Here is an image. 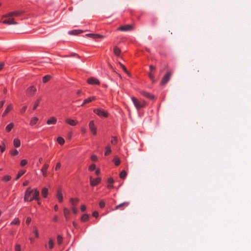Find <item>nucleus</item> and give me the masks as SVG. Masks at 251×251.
Here are the masks:
<instances>
[{"label":"nucleus","mask_w":251,"mask_h":251,"mask_svg":"<svg viewBox=\"0 0 251 251\" xmlns=\"http://www.w3.org/2000/svg\"><path fill=\"white\" fill-rule=\"evenodd\" d=\"M39 192L36 189H31L28 188L25 194L24 201H31L33 200H38Z\"/></svg>","instance_id":"1"},{"label":"nucleus","mask_w":251,"mask_h":251,"mask_svg":"<svg viewBox=\"0 0 251 251\" xmlns=\"http://www.w3.org/2000/svg\"><path fill=\"white\" fill-rule=\"evenodd\" d=\"M131 100L134 106L138 110L144 107L146 105V102L143 100H139L135 97H132Z\"/></svg>","instance_id":"2"},{"label":"nucleus","mask_w":251,"mask_h":251,"mask_svg":"<svg viewBox=\"0 0 251 251\" xmlns=\"http://www.w3.org/2000/svg\"><path fill=\"white\" fill-rule=\"evenodd\" d=\"M2 18H6V19L4 20L2 22V23L4 24L11 25H17L18 24L16 21H15L14 19L12 16H6V15H4L2 16Z\"/></svg>","instance_id":"3"},{"label":"nucleus","mask_w":251,"mask_h":251,"mask_svg":"<svg viewBox=\"0 0 251 251\" xmlns=\"http://www.w3.org/2000/svg\"><path fill=\"white\" fill-rule=\"evenodd\" d=\"M93 111L100 117H107L108 116V113L102 109H94Z\"/></svg>","instance_id":"4"},{"label":"nucleus","mask_w":251,"mask_h":251,"mask_svg":"<svg viewBox=\"0 0 251 251\" xmlns=\"http://www.w3.org/2000/svg\"><path fill=\"white\" fill-rule=\"evenodd\" d=\"M172 73L171 72H168L167 73L163 76L161 81V85L166 84L170 80V77L171 76Z\"/></svg>","instance_id":"5"},{"label":"nucleus","mask_w":251,"mask_h":251,"mask_svg":"<svg viewBox=\"0 0 251 251\" xmlns=\"http://www.w3.org/2000/svg\"><path fill=\"white\" fill-rule=\"evenodd\" d=\"M129 204V202L128 201H126L120 203V204L115 206L114 210H123L125 209V208L127 207Z\"/></svg>","instance_id":"6"},{"label":"nucleus","mask_w":251,"mask_h":251,"mask_svg":"<svg viewBox=\"0 0 251 251\" xmlns=\"http://www.w3.org/2000/svg\"><path fill=\"white\" fill-rule=\"evenodd\" d=\"M89 127L90 130H91V131L94 135L97 134V127L95 126V125L94 124V121H91L90 122V123L89 124Z\"/></svg>","instance_id":"7"},{"label":"nucleus","mask_w":251,"mask_h":251,"mask_svg":"<svg viewBox=\"0 0 251 251\" xmlns=\"http://www.w3.org/2000/svg\"><path fill=\"white\" fill-rule=\"evenodd\" d=\"M24 13V11L23 10H17L13 11L11 12H9V13L6 14V16H12V17H18Z\"/></svg>","instance_id":"8"},{"label":"nucleus","mask_w":251,"mask_h":251,"mask_svg":"<svg viewBox=\"0 0 251 251\" xmlns=\"http://www.w3.org/2000/svg\"><path fill=\"white\" fill-rule=\"evenodd\" d=\"M36 91V87L34 86H31L27 89L26 91V94L28 96H33Z\"/></svg>","instance_id":"9"},{"label":"nucleus","mask_w":251,"mask_h":251,"mask_svg":"<svg viewBox=\"0 0 251 251\" xmlns=\"http://www.w3.org/2000/svg\"><path fill=\"white\" fill-rule=\"evenodd\" d=\"M132 29V26L130 25H126L124 26H121L117 28L118 30L126 31Z\"/></svg>","instance_id":"10"},{"label":"nucleus","mask_w":251,"mask_h":251,"mask_svg":"<svg viewBox=\"0 0 251 251\" xmlns=\"http://www.w3.org/2000/svg\"><path fill=\"white\" fill-rule=\"evenodd\" d=\"M90 185L92 186H96L100 183L101 181V178L100 177H98L95 179H93L91 176L90 177Z\"/></svg>","instance_id":"11"},{"label":"nucleus","mask_w":251,"mask_h":251,"mask_svg":"<svg viewBox=\"0 0 251 251\" xmlns=\"http://www.w3.org/2000/svg\"><path fill=\"white\" fill-rule=\"evenodd\" d=\"M87 82L89 84L91 85H99L100 84V81L97 78H94V77H91L89 78Z\"/></svg>","instance_id":"12"},{"label":"nucleus","mask_w":251,"mask_h":251,"mask_svg":"<svg viewBox=\"0 0 251 251\" xmlns=\"http://www.w3.org/2000/svg\"><path fill=\"white\" fill-rule=\"evenodd\" d=\"M56 198L60 202L63 201V198L61 189H58L57 191Z\"/></svg>","instance_id":"13"},{"label":"nucleus","mask_w":251,"mask_h":251,"mask_svg":"<svg viewBox=\"0 0 251 251\" xmlns=\"http://www.w3.org/2000/svg\"><path fill=\"white\" fill-rule=\"evenodd\" d=\"M65 122L66 123H67L68 124L70 125L71 126H75L78 123L77 121L70 118L66 119Z\"/></svg>","instance_id":"14"},{"label":"nucleus","mask_w":251,"mask_h":251,"mask_svg":"<svg viewBox=\"0 0 251 251\" xmlns=\"http://www.w3.org/2000/svg\"><path fill=\"white\" fill-rule=\"evenodd\" d=\"M49 167V164H44V165L43 166V167H42V168L41 170V171L42 173L43 176L45 177H46L47 176V170L48 169Z\"/></svg>","instance_id":"15"},{"label":"nucleus","mask_w":251,"mask_h":251,"mask_svg":"<svg viewBox=\"0 0 251 251\" xmlns=\"http://www.w3.org/2000/svg\"><path fill=\"white\" fill-rule=\"evenodd\" d=\"M57 122V119L54 117H51L47 121V124L49 125H55Z\"/></svg>","instance_id":"16"},{"label":"nucleus","mask_w":251,"mask_h":251,"mask_svg":"<svg viewBox=\"0 0 251 251\" xmlns=\"http://www.w3.org/2000/svg\"><path fill=\"white\" fill-rule=\"evenodd\" d=\"M141 94L144 97H145L147 98H149L150 99L152 100V99H154V96L153 95H152L151 94L147 92L141 91Z\"/></svg>","instance_id":"17"},{"label":"nucleus","mask_w":251,"mask_h":251,"mask_svg":"<svg viewBox=\"0 0 251 251\" xmlns=\"http://www.w3.org/2000/svg\"><path fill=\"white\" fill-rule=\"evenodd\" d=\"M63 211H64V216H65L66 220H69V219L70 218V210L66 208H64Z\"/></svg>","instance_id":"18"},{"label":"nucleus","mask_w":251,"mask_h":251,"mask_svg":"<svg viewBox=\"0 0 251 251\" xmlns=\"http://www.w3.org/2000/svg\"><path fill=\"white\" fill-rule=\"evenodd\" d=\"M83 32V31L81 30H73L69 31L68 33L70 35H77L78 34L81 33Z\"/></svg>","instance_id":"19"},{"label":"nucleus","mask_w":251,"mask_h":251,"mask_svg":"<svg viewBox=\"0 0 251 251\" xmlns=\"http://www.w3.org/2000/svg\"><path fill=\"white\" fill-rule=\"evenodd\" d=\"M12 109V105L11 104H9L8 105L4 112L2 115V117H4L7 115V114Z\"/></svg>","instance_id":"20"},{"label":"nucleus","mask_w":251,"mask_h":251,"mask_svg":"<svg viewBox=\"0 0 251 251\" xmlns=\"http://www.w3.org/2000/svg\"><path fill=\"white\" fill-rule=\"evenodd\" d=\"M13 145L15 148H18L21 145V141L18 138H15L13 140Z\"/></svg>","instance_id":"21"},{"label":"nucleus","mask_w":251,"mask_h":251,"mask_svg":"<svg viewBox=\"0 0 251 251\" xmlns=\"http://www.w3.org/2000/svg\"><path fill=\"white\" fill-rule=\"evenodd\" d=\"M96 100V97H90L88 99H86L84 100V102L83 103L81 104V106H83L85 104L87 103H88V102H91L94 100Z\"/></svg>","instance_id":"22"},{"label":"nucleus","mask_w":251,"mask_h":251,"mask_svg":"<svg viewBox=\"0 0 251 251\" xmlns=\"http://www.w3.org/2000/svg\"><path fill=\"white\" fill-rule=\"evenodd\" d=\"M14 124L13 123H10L9 124L5 127V130L7 132H9L11 129L14 127Z\"/></svg>","instance_id":"23"},{"label":"nucleus","mask_w":251,"mask_h":251,"mask_svg":"<svg viewBox=\"0 0 251 251\" xmlns=\"http://www.w3.org/2000/svg\"><path fill=\"white\" fill-rule=\"evenodd\" d=\"M113 51H114V54L116 56H120L121 52V50L119 48H118L117 46H115L114 48Z\"/></svg>","instance_id":"24"},{"label":"nucleus","mask_w":251,"mask_h":251,"mask_svg":"<svg viewBox=\"0 0 251 251\" xmlns=\"http://www.w3.org/2000/svg\"><path fill=\"white\" fill-rule=\"evenodd\" d=\"M38 120H39L38 118L36 117H34L32 118L31 119V121L30 122V125L31 126H33V125H35L37 123Z\"/></svg>","instance_id":"25"},{"label":"nucleus","mask_w":251,"mask_h":251,"mask_svg":"<svg viewBox=\"0 0 251 251\" xmlns=\"http://www.w3.org/2000/svg\"><path fill=\"white\" fill-rule=\"evenodd\" d=\"M42 195L43 197L46 198L48 194V189L47 188H44L42 190Z\"/></svg>","instance_id":"26"},{"label":"nucleus","mask_w":251,"mask_h":251,"mask_svg":"<svg viewBox=\"0 0 251 251\" xmlns=\"http://www.w3.org/2000/svg\"><path fill=\"white\" fill-rule=\"evenodd\" d=\"M79 201L78 199L77 198H71L70 199V202H71L72 204L74 206H75L77 204Z\"/></svg>","instance_id":"27"},{"label":"nucleus","mask_w":251,"mask_h":251,"mask_svg":"<svg viewBox=\"0 0 251 251\" xmlns=\"http://www.w3.org/2000/svg\"><path fill=\"white\" fill-rule=\"evenodd\" d=\"M105 155H108L111 152V150L110 146L109 145H108L106 147L105 150Z\"/></svg>","instance_id":"28"},{"label":"nucleus","mask_w":251,"mask_h":251,"mask_svg":"<svg viewBox=\"0 0 251 251\" xmlns=\"http://www.w3.org/2000/svg\"><path fill=\"white\" fill-rule=\"evenodd\" d=\"M57 141V142L61 145H63L65 142L64 139L61 137H58Z\"/></svg>","instance_id":"29"},{"label":"nucleus","mask_w":251,"mask_h":251,"mask_svg":"<svg viewBox=\"0 0 251 251\" xmlns=\"http://www.w3.org/2000/svg\"><path fill=\"white\" fill-rule=\"evenodd\" d=\"M127 175V173L125 171H122L120 174V177L122 179H124Z\"/></svg>","instance_id":"30"},{"label":"nucleus","mask_w":251,"mask_h":251,"mask_svg":"<svg viewBox=\"0 0 251 251\" xmlns=\"http://www.w3.org/2000/svg\"><path fill=\"white\" fill-rule=\"evenodd\" d=\"M10 153L11 155L13 156L17 155L19 153L18 151L16 149H12L10 151Z\"/></svg>","instance_id":"31"},{"label":"nucleus","mask_w":251,"mask_h":251,"mask_svg":"<svg viewBox=\"0 0 251 251\" xmlns=\"http://www.w3.org/2000/svg\"><path fill=\"white\" fill-rule=\"evenodd\" d=\"M50 78V76L49 75H45L43 78V81L44 83L48 82Z\"/></svg>","instance_id":"32"},{"label":"nucleus","mask_w":251,"mask_h":251,"mask_svg":"<svg viewBox=\"0 0 251 251\" xmlns=\"http://www.w3.org/2000/svg\"><path fill=\"white\" fill-rule=\"evenodd\" d=\"M89 219V215L88 214H84L81 217V220L83 222L87 221Z\"/></svg>","instance_id":"33"},{"label":"nucleus","mask_w":251,"mask_h":251,"mask_svg":"<svg viewBox=\"0 0 251 251\" xmlns=\"http://www.w3.org/2000/svg\"><path fill=\"white\" fill-rule=\"evenodd\" d=\"M57 241L59 245H60L63 242V237L61 235H58L57 237Z\"/></svg>","instance_id":"34"},{"label":"nucleus","mask_w":251,"mask_h":251,"mask_svg":"<svg viewBox=\"0 0 251 251\" xmlns=\"http://www.w3.org/2000/svg\"><path fill=\"white\" fill-rule=\"evenodd\" d=\"M25 173V171H21L19 172L16 177V179L18 180L21 176H22Z\"/></svg>","instance_id":"35"},{"label":"nucleus","mask_w":251,"mask_h":251,"mask_svg":"<svg viewBox=\"0 0 251 251\" xmlns=\"http://www.w3.org/2000/svg\"><path fill=\"white\" fill-rule=\"evenodd\" d=\"M119 64L126 73L128 74V72L127 71L126 68L123 64L120 62H119Z\"/></svg>","instance_id":"36"},{"label":"nucleus","mask_w":251,"mask_h":251,"mask_svg":"<svg viewBox=\"0 0 251 251\" xmlns=\"http://www.w3.org/2000/svg\"><path fill=\"white\" fill-rule=\"evenodd\" d=\"M114 162L116 166H118L121 163L120 159L117 157H115L114 159Z\"/></svg>","instance_id":"37"},{"label":"nucleus","mask_w":251,"mask_h":251,"mask_svg":"<svg viewBox=\"0 0 251 251\" xmlns=\"http://www.w3.org/2000/svg\"><path fill=\"white\" fill-rule=\"evenodd\" d=\"M118 141V139L116 137H112V140L111 141V143L113 145H115L117 144Z\"/></svg>","instance_id":"38"},{"label":"nucleus","mask_w":251,"mask_h":251,"mask_svg":"<svg viewBox=\"0 0 251 251\" xmlns=\"http://www.w3.org/2000/svg\"><path fill=\"white\" fill-rule=\"evenodd\" d=\"M49 248L50 249H51L53 248L54 246V242L52 239H50L49 242Z\"/></svg>","instance_id":"39"},{"label":"nucleus","mask_w":251,"mask_h":251,"mask_svg":"<svg viewBox=\"0 0 251 251\" xmlns=\"http://www.w3.org/2000/svg\"><path fill=\"white\" fill-rule=\"evenodd\" d=\"M20 223V222L19 220L17 218H16L11 222V224L19 225Z\"/></svg>","instance_id":"40"},{"label":"nucleus","mask_w":251,"mask_h":251,"mask_svg":"<svg viewBox=\"0 0 251 251\" xmlns=\"http://www.w3.org/2000/svg\"><path fill=\"white\" fill-rule=\"evenodd\" d=\"M11 176H5L3 177V179H2V180L4 181H5V182H7L9 180H10L11 179Z\"/></svg>","instance_id":"41"},{"label":"nucleus","mask_w":251,"mask_h":251,"mask_svg":"<svg viewBox=\"0 0 251 251\" xmlns=\"http://www.w3.org/2000/svg\"><path fill=\"white\" fill-rule=\"evenodd\" d=\"M40 100H41V99H39L38 100H37V101L35 102L34 105L33 106V110H35L37 108Z\"/></svg>","instance_id":"42"},{"label":"nucleus","mask_w":251,"mask_h":251,"mask_svg":"<svg viewBox=\"0 0 251 251\" xmlns=\"http://www.w3.org/2000/svg\"><path fill=\"white\" fill-rule=\"evenodd\" d=\"M0 149L2 152H3L5 151V146L4 141L2 142V146L0 145Z\"/></svg>","instance_id":"43"},{"label":"nucleus","mask_w":251,"mask_h":251,"mask_svg":"<svg viewBox=\"0 0 251 251\" xmlns=\"http://www.w3.org/2000/svg\"><path fill=\"white\" fill-rule=\"evenodd\" d=\"M27 163V161H26V160L25 159H23L21 161V165L22 166H25L26 164Z\"/></svg>","instance_id":"44"},{"label":"nucleus","mask_w":251,"mask_h":251,"mask_svg":"<svg viewBox=\"0 0 251 251\" xmlns=\"http://www.w3.org/2000/svg\"><path fill=\"white\" fill-rule=\"evenodd\" d=\"M105 202L103 201H101L99 202V206L100 208H103L105 206Z\"/></svg>","instance_id":"45"},{"label":"nucleus","mask_w":251,"mask_h":251,"mask_svg":"<svg viewBox=\"0 0 251 251\" xmlns=\"http://www.w3.org/2000/svg\"><path fill=\"white\" fill-rule=\"evenodd\" d=\"M96 169V165L95 164L91 165L89 167V170L91 171L94 170Z\"/></svg>","instance_id":"46"},{"label":"nucleus","mask_w":251,"mask_h":251,"mask_svg":"<svg viewBox=\"0 0 251 251\" xmlns=\"http://www.w3.org/2000/svg\"><path fill=\"white\" fill-rule=\"evenodd\" d=\"M34 233L35 237L36 238H38L39 237V233H38V229H37L36 227H34Z\"/></svg>","instance_id":"47"},{"label":"nucleus","mask_w":251,"mask_h":251,"mask_svg":"<svg viewBox=\"0 0 251 251\" xmlns=\"http://www.w3.org/2000/svg\"><path fill=\"white\" fill-rule=\"evenodd\" d=\"M86 36H88V37H89L90 38H92L95 39V34L89 33V34H86Z\"/></svg>","instance_id":"48"},{"label":"nucleus","mask_w":251,"mask_h":251,"mask_svg":"<svg viewBox=\"0 0 251 251\" xmlns=\"http://www.w3.org/2000/svg\"><path fill=\"white\" fill-rule=\"evenodd\" d=\"M16 251H21V246L19 244H17L15 246Z\"/></svg>","instance_id":"49"},{"label":"nucleus","mask_w":251,"mask_h":251,"mask_svg":"<svg viewBox=\"0 0 251 251\" xmlns=\"http://www.w3.org/2000/svg\"><path fill=\"white\" fill-rule=\"evenodd\" d=\"M91 158V160L94 161H97L98 159L97 156L95 155H92Z\"/></svg>","instance_id":"50"},{"label":"nucleus","mask_w":251,"mask_h":251,"mask_svg":"<svg viewBox=\"0 0 251 251\" xmlns=\"http://www.w3.org/2000/svg\"><path fill=\"white\" fill-rule=\"evenodd\" d=\"M104 37V36L103 35L99 34H95V39L98 38H103Z\"/></svg>","instance_id":"51"},{"label":"nucleus","mask_w":251,"mask_h":251,"mask_svg":"<svg viewBox=\"0 0 251 251\" xmlns=\"http://www.w3.org/2000/svg\"><path fill=\"white\" fill-rule=\"evenodd\" d=\"M149 76L150 78L152 81V82H153L154 81L153 75L151 73H150L149 74Z\"/></svg>","instance_id":"52"},{"label":"nucleus","mask_w":251,"mask_h":251,"mask_svg":"<svg viewBox=\"0 0 251 251\" xmlns=\"http://www.w3.org/2000/svg\"><path fill=\"white\" fill-rule=\"evenodd\" d=\"M27 107L26 106H24L20 110L22 113H24L26 110Z\"/></svg>","instance_id":"53"},{"label":"nucleus","mask_w":251,"mask_h":251,"mask_svg":"<svg viewBox=\"0 0 251 251\" xmlns=\"http://www.w3.org/2000/svg\"><path fill=\"white\" fill-rule=\"evenodd\" d=\"M61 167V163L60 162H58L56 164V167H55V170H57Z\"/></svg>","instance_id":"54"},{"label":"nucleus","mask_w":251,"mask_h":251,"mask_svg":"<svg viewBox=\"0 0 251 251\" xmlns=\"http://www.w3.org/2000/svg\"><path fill=\"white\" fill-rule=\"evenodd\" d=\"M93 216L95 218H97L99 216V213L97 211H95L93 213Z\"/></svg>","instance_id":"55"},{"label":"nucleus","mask_w":251,"mask_h":251,"mask_svg":"<svg viewBox=\"0 0 251 251\" xmlns=\"http://www.w3.org/2000/svg\"><path fill=\"white\" fill-rule=\"evenodd\" d=\"M72 209L74 214H76L77 213V209L75 207H73Z\"/></svg>","instance_id":"56"},{"label":"nucleus","mask_w":251,"mask_h":251,"mask_svg":"<svg viewBox=\"0 0 251 251\" xmlns=\"http://www.w3.org/2000/svg\"><path fill=\"white\" fill-rule=\"evenodd\" d=\"M80 209H81V211L82 212L85 211V210H86V206H85V205H81V206L80 207Z\"/></svg>","instance_id":"57"},{"label":"nucleus","mask_w":251,"mask_h":251,"mask_svg":"<svg viewBox=\"0 0 251 251\" xmlns=\"http://www.w3.org/2000/svg\"><path fill=\"white\" fill-rule=\"evenodd\" d=\"M31 221V218L29 217H27L26 220V223L27 224H29L30 223Z\"/></svg>","instance_id":"58"},{"label":"nucleus","mask_w":251,"mask_h":251,"mask_svg":"<svg viewBox=\"0 0 251 251\" xmlns=\"http://www.w3.org/2000/svg\"><path fill=\"white\" fill-rule=\"evenodd\" d=\"M4 66V62H1L0 63V71L2 69Z\"/></svg>","instance_id":"59"},{"label":"nucleus","mask_w":251,"mask_h":251,"mask_svg":"<svg viewBox=\"0 0 251 251\" xmlns=\"http://www.w3.org/2000/svg\"><path fill=\"white\" fill-rule=\"evenodd\" d=\"M113 182H114V180H113V179L112 178H109L108 179V182L109 183H111V184H112V183H113Z\"/></svg>","instance_id":"60"},{"label":"nucleus","mask_w":251,"mask_h":251,"mask_svg":"<svg viewBox=\"0 0 251 251\" xmlns=\"http://www.w3.org/2000/svg\"><path fill=\"white\" fill-rule=\"evenodd\" d=\"M150 69L151 71H153L155 70V67L153 66L152 65L150 66Z\"/></svg>","instance_id":"61"},{"label":"nucleus","mask_w":251,"mask_h":251,"mask_svg":"<svg viewBox=\"0 0 251 251\" xmlns=\"http://www.w3.org/2000/svg\"><path fill=\"white\" fill-rule=\"evenodd\" d=\"M5 102V100H2L0 102V109L1 108Z\"/></svg>","instance_id":"62"},{"label":"nucleus","mask_w":251,"mask_h":251,"mask_svg":"<svg viewBox=\"0 0 251 251\" xmlns=\"http://www.w3.org/2000/svg\"><path fill=\"white\" fill-rule=\"evenodd\" d=\"M53 220L55 222H57L58 220V217L56 215L54 216Z\"/></svg>","instance_id":"63"},{"label":"nucleus","mask_w":251,"mask_h":251,"mask_svg":"<svg viewBox=\"0 0 251 251\" xmlns=\"http://www.w3.org/2000/svg\"><path fill=\"white\" fill-rule=\"evenodd\" d=\"M95 174L97 175H99L100 174V169H97L96 172H95Z\"/></svg>","instance_id":"64"}]
</instances>
